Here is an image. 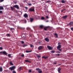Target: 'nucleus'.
Segmentation results:
<instances>
[{"label": "nucleus", "mask_w": 73, "mask_h": 73, "mask_svg": "<svg viewBox=\"0 0 73 73\" xmlns=\"http://www.w3.org/2000/svg\"><path fill=\"white\" fill-rule=\"evenodd\" d=\"M43 48H44V47H43V46H40L38 47V50H40L43 49Z\"/></svg>", "instance_id": "obj_1"}, {"label": "nucleus", "mask_w": 73, "mask_h": 73, "mask_svg": "<svg viewBox=\"0 0 73 73\" xmlns=\"http://www.w3.org/2000/svg\"><path fill=\"white\" fill-rule=\"evenodd\" d=\"M36 70H38V73H42V71L41 70V69H39V68H37L36 69Z\"/></svg>", "instance_id": "obj_2"}, {"label": "nucleus", "mask_w": 73, "mask_h": 73, "mask_svg": "<svg viewBox=\"0 0 73 73\" xmlns=\"http://www.w3.org/2000/svg\"><path fill=\"white\" fill-rule=\"evenodd\" d=\"M47 48L49 50H52L53 49V47L49 46H47Z\"/></svg>", "instance_id": "obj_3"}, {"label": "nucleus", "mask_w": 73, "mask_h": 73, "mask_svg": "<svg viewBox=\"0 0 73 73\" xmlns=\"http://www.w3.org/2000/svg\"><path fill=\"white\" fill-rule=\"evenodd\" d=\"M16 68V67L15 66H13L12 67H10V69H11V70H14Z\"/></svg>", "instance_id": "obj_4"}, {"label": "nucleus", "mask_w": 73, "mask_h": 73, "mask_svg": "<svg viewBox=\"0 0 73 73\" xmlns=\"http://www.w3.org/2000/svg\"><path fill=\"white\" fill-rule=\"evenodd\" d=\"M14 7H15V8H17V9H19V6L17 5H15L13 6Z\"/></svg>", "instance_id": "obj_5"}, {"label": "nucleus", "mask_w": 73, "mask_h": 73, "mask_svg": "<svg viewBox=\"0 0 73 73\" xmlns=\"http://www.w3.org/2000/svg\"><path fill=\"white\" fill-rule=\"evenodd\" d=\"M61 70V68H58V71L59 73H61V72L60 71Z\"/></svg>", "instance_id": "obj_6"}, {"label": "nucleus", "mask_w": 73, "mask_h": 73, "mask_svg": "<svg viewBox=\"0 0 73 73\" xmlns=\"http://www.w3.org/2000/svg\"><path fill=\"white\" fill-rule=\"evenodd\" d=\"M45 40L46 41H47V42H49V39H48V37L45 38Z\"/></svg>", "instance_id": "obj_7"}, {"label": "nucleus", "mask_w": 73, "mask_h": 73, "mask_svg": "<svg viewBox=\"0 0 73 73\" xmlns=\"http://www.w3.org/2000/svg\"><path fill=\"white\" fill-rule=\"evenodd\" d=\"M29 11H35V10L34 9H32V8H30L29 9Z\"/></svg>", "instance_id": "obj_8"}, {"label": "nucleus", "mask_w": 73, "mask_h": 73, "mask_svg": "<svg viewBox=\"0 0 73 73\" xmlns=\"http://www.w3.org/2000/svg\"><path fill=\"white\" fill-rule=\"evenodd\" d=\"M73 25V22H71L70 23L68 24V25Z\"/></svg>", "instance_id": "obj_9"}, {"label": "nucleus", "mask_w": 73, "mask_h": 73, "mask_svg": "<svg viewBox=\"0 0 73 73\" xmlns=\"http://www.w3.org/2000/svg\"><path fill=\"white\" fill-rule=\"evenodd\" d=\"M24 17H25V18H26V17H28V15L26 13H25L24 15Z\"/></svg>", "instance_id": "obj_10"}, {"label": "nucleus", "mask_w": 73, "mask_h": 73, "mask_svg": "<svg viewBox=\"0 0 73 73\" xmlns=\"http://www.w3.org/2000/svg\"><path fill=\"white\" fill-rule=\"evenodd\" d=\"M57 49H60L61 48V45H58L57 47Z\"/></svg>", "instance_id": "obj_11"}, {"label": "nucleus", "mask_w": 73, "mask_h": 73, "mask_svg": "<svg viewBox=\"0 0 73 73\" xmlns=\"http://www.w3.org/2000/svg\"><path fill=\"white\" fill-rule=\"evenodd\" d=\"M2 53L4 54L5 55H7V53L5 51L2 52Z\"/></svg>", "instance_id": "obj_12"}, {"label": "nucleus", "mask_w": 73, "mask_h": 73, "mask_svg": "<svg viewBox=\"0 0 73 73\" xmlns=\"http://www.w3.org/2000/svg\"><path fill=\"white\" fill-rule=\"evenodd\" d=\"M33 21V19L31 18L30 19V21L32 23Z\"/></svg>", "instance_id": "obj_13"}, {"label": "nucleus", "mask_w": 73, "mask_h": 73, "mask_svg": "<svg viewBox=\"0 0 73 73\" xmlns=\"http://www.w3.org/2000/svg\"><path fill=\"white\" fill-rule=\"evenodd\" d=\"M62 18L63 19H65L67 18V16H63L62 17Z\"/></svg>", "instance_id": "obj_14"}, {"label": "nucleus", "mask_w": 73, "mask_h": 73, "mask_svg": "<svg viewBox=\"0 0 73 73\" xmlns=\"http://www.w3.org/2000/svg\"><path fill=\"white\" fill-rule=\"evenodd\" d=\"M4 9V8L2 6H0V10H3Z\"/></svg>", "instance_id": "obj_15"}, {"label": "nucleus", "mask_w": 73, "mask_h": 73, "mask_svg": "<svg viewBox=\"0 0 73 73\" xmlns=\"http://www.w3.org/2000/svg\"><path fill=\"white\" fill-rule=\"evenodd\" d=\"M54 35L55 36H56V38H58V34H56V33H55L54 34Z\"/></svg>", "instance_id": "obj_16"}, {"label": "nucleus", "mask_w": 73, "mask_h": 73, "mask_svg": "<svg viewBox=\"0 0 73 73\" xmlns=\"http://www.w3.org/2000/svg\"><path fill=\"white\" fill-rule=\"evenodd\" d=\"M22 38H25V35H23L22 36Z\"/></svg>", "instance_id": "obj_17"}, {"label": "nucleus", "mask_w": 73, "mask_h": 73, "mask_svg": "<svg viewBox=\"0 0 73 73\" xmlns=\"http://www.w3.org/2000/svg\"><path fill=\"white\" fill-rule=\"evenodd\" d=\"M27 44H24L22 46L23 47H25V46H27Z\"/></svg>", "instance_id": "obj_18"}, {"label": "nucleus", "mask_w": 73, "mask_h": 73, "mask_svg": "<svg viewBox=\"0 0 73 73\" xmlns=\"http://www.w3.org/2000/svg\"><path fill=\"white\" fill-rule=\"evenodd\" d=\"M42 58H45V59H46V58H48V56L47 57L45 56H42Z\"/></svg>", "instance_id": "obj_19"}, {"label": "nucleus", "mask_w": 73, "mask_h": 73, "mask_svg": "<svg viewBox=\"0 0 73 73\" xmlns=\"http://www.w3.org/2000/svg\"><path fill=\"white\" fill-rule=\"evenodd\" d=\"M21 67H20L18 68V70H19V71H21Z\"/></svg>", "instance_id": "obj_20"}, {"label": "nucleus", "mask_w": 73, "mask_h": 73, "mask_svg": "<svg viewBox=\"0 0 73 73\" xmlns=\"http://www.w3.org/2000/svg\"><path fill=\"white\" fill-rule=\"evenodd\" d=\"M48 27H46L44 28V29L45 31H46L47 30V28H48Z\"/></svg>", "instance_id": "obj_21"}, {"label": "nucleus", "mask_w": 73, "mask_h": 73, "mask_svg": "<svg viewBox=\"0 0 73 73\" xmlns=\"http://www.w3.org/2000/svg\"><path fill=\"white\" fill-rule=\"evenodd\" d=\"M3 71V68L2 67L0 68V72H2Z\"/></svg>", "instance_id": "obj_22"}, {"label": "nucleus", "mask_w": 73, "mask_h": 73, "mask_svg": "<svg viewBox=\"0 0 73 73\" xmlns=\"http://www.w3.org/2000/svg\"><path fill=\"white\" fill-rule=\"evenodd\" d=\"M11 10H12V11H13V10H14V8L13 7H12L11 6Z\"/></svg>", "instance_id": "obj_23"}, {"label": "nucleus", "mask_w": 73, "mask_h": 73, "mask_svg": "<svg viewBox=\"0 0 73 73\" xmlns=\"http://www.w3.org/2000/svg\"><path fill=\"white\" fill-rule=\"evenodd\" d=\"M9 64H10L11 65H13V64H12V62H9Z\"/></svg>", "instance_id": "obj_24"}, {"label": "nucleus", "mask_w": 73, "mask_h": 73, "mask_svg": "<svg viewBox=\"0 0 73 73\" xmlns=\"http://www.w3.org/2000/svg\"><path fill=\"white\" fill-rule=\"evenodd\" d=\"M40 28H42L44 27V26L41 25H40Z\"/></svg>", "instance_id": "obj_25"}, {"label": "nucleus", "mask_w": 73, "mask_h": 73, "mask_svg": "<svg viewBox=\"0 0 73 73\" xmlns=\"http://www.w3.org/2000/svg\"><path fill=\"white\" fill-rule=\"evenodd\" d=\"M49 2H50V1L48 0L46 1V3H49Z\"/></svg>", "instance_id": "obj_26"}, {"label": "nucleus", "mask_w": 73, "mask_h": 73, "mask_svg": "<svg viewBox=\"0 0 73 73\" xmlns=\"http://www.w3.org/2000/svg\"><path fill=\"white\" fill-rule=\"evenodd\" d=\"M41 20H44L45 19V18L44 17H41Z\"/></svg>", "instance_id": "obj_27"}, {"label": "nucleus", "mask_w": 73, "mask_h": 73, "mask_svg": "<svg viewBox=\"0 0 73 73\" xmlns=\"http://www.w3.org/2000/svg\"><path fill=\"white\" fill-rule=\"evenodd\" d=\"M27 30H28V31H29V30H31V29H30V28H29V27H27Z\"/></svg>", "instance_id": "obj_28"}, {"label": "nucleus", "mask_w": 73, "mask_h": 73, "mask_svg": "<svg viewBox=\"0 0 73 73\" xmlns=\"http://www.w3.org/2000/svg\"><path fill=\"white\" fill-rule=\"evenodd\" d=\"M25 62H29V61L28 60H25Z\"/></svg>", "instance_id": "obj_29"}, {"label": "nucleus", "mask_w": 73, "mask_h": 73, "mask_svg": "<svg viewBox=\"0 0 73 73\" xmlns=\"http://www.w3.org/2000/svg\"><path fill=\"white\" fill-rule=\"evenodd\" d=\"M61 2L62 3H65V1H64V0L62 1Z\"/></svg>", "instance_id": "obj_30"}, {"label": "nucleus", "mask_w": 73, "mask_h": 73, "mask_svg": "<svg viewBox=\"0 0 73 73\" xmlns=\"http://www.w3.org/2000/svg\"><path fill=\"white\" fill-rule=\"evenodd\" d=\"M6 36H8L9 37V36H10V35H9V34H7V35Z\"/></svg>", "instance_id": "obj_31"}, {"label": "nucleus", "mask_w": 73, "mask_h": 73, "mask_svg": "<svg viewBox=\"0 0 73 73\" xmlns=\"http://www.w3.org/2000/svg\"><path fill=\"white\" fill-rule=\"evenodd\" d=\"M51 53H54L55 52L54 50H52V51H51Z\"/></svg>", "instance_id": "obj_32"}, {"label": "nucleus", "mask_w": 73, "mask_h": 73, "mask_svg": "<svg viewBox=\"0 0 73 73\" xmlns=\"http://www.w3.org/2000/svg\"><path fill=\"white\" fill-rule=\"evenodd\" d=\"M58 49V50H59V51H61V50H62V49H60V48L58 49Z\"/></svg>", "instance_id": "obj_33"}, {"label": "nucleus", "mask_w": 73, "mask_h": 73, "mask_svg": "<svg viewBox=\"0 0 73 73\" xmlns=\"http://www.w3.org/2000/svg\"><path fill=\"white\" fill-rule=\"evenodd\" d=\"M30 47H31V48H32V47H34V46H33V45H32V44H31Z\"/></svg>", "instance_id": "obj_34"}, {"label": "nucleus", "mask_w": 73, "mask_h": 73, "mask_svg": "<svg viewBox=\"0 0 73 73\" xmlns=\"http://www.w3.org/2000/svg\"><path fill=\"white\" fill-rule=\"evenodd\" d=\"M37 57H38V58H39L40 57V55H37Z\"/></svg>", "instance_id": "obj_35"}, {"label": "nucleus", "mask_w": 73, "mask_h": 73, "mask_svg": "<svg viewBox=\"0 0 73 73\" xmlns=\"http://www.w3.org/2000/svg\"><path fill=\"white\" fill-rule=\"evenodd\" d=\"M24 21L25 23H27V20H24Z\"/></svg>", "instance_id": "obj_36"}, {"label": "nucleus", "mask_w": 73, "mask_h": 73, "mask_svg": "<svg viewBox=\"0 0 73 73\" xmlns=\"http://www.w3.org/2000/svg\"><path fill=\"white\" fill-rule=\"evenodd\" d=\"M28 5H29L30 6H31L32 5V4H31V3H29L28 4Z\"/></svg>", "instance_id": "obj_37"}, {"label": "nucleus", "mask_w": 73, "mask_h": 73, "mask_svg": "<svg viewBox=\"0 0 73 73\" xmlns=\"http://www.w3.org/2000/svg\"><path fill=\"white\" fill-rule=\"evenodd\" d=\"M29 73H31V72H32V70H29Z\"/></svg>", "instance_id": "obj_38"}, {"label": "nucleus", "mask_w": 73, "mask_h": 73, "mask_svg": "<svg viewBox=\"0 0 73 73\" xmlns=\"http://www.w3.org/2000/svg\"><path fill=\"white\" fill-rule=\"evenodd\" d=\"M13 73H16V72L15 71H13Z\"/></svg>", "instance_id": "obj_39"}, {"label": "nucleus", "mask_w": 73, "mask_h": 73, "mask_svg": "<svg viewBox=\"0 0 73 73\" xmlns=\"http://www.w3.org/2000/svg\"><path fill=\"white\" fill-rule=\"evenodd\" d=\"M4 1V0H0V2H3Z\"/></svg>", "instance_id": "obj_40"}, {"label": "nucleus", "mask_w": 73, "mask_h": 73, "mask_svg": "<svg viewBox=\"0 0 73 73\" xmlns=\"http://www.w3.org/2000/svg\"><path fill=\"white\" fill-rule=\"evenodd\" d=\"M26 52L27 53H29V52H30V51H27H27H26Z\"/></svg>", "instance_id": "obj_41"}, {"label": "nucleus", "mask_w": 73, "mask_h": 73, "mask_svg": "<svg viewBox=\"0 0 73 73\" xmlns=\"http://www.w3.org/2000/svg\"><path fill=\"white\" fill-rule=\"evenodd\" d=\"M56 56H60V54H56Z\"/></svg>", "instance_id": "obj_42"}, {"label": "nucleus", "mask_w": 73, "mask_h": 73, "mask_svg": "<svg viewBox=\"0 0 73 73\" xmlns=\"http://www.w3.org/2000/svg\"><path fill=\"white\" fill-rule=\"evenodd\" d=\"M8 56L9 57H11V54H9L8 55Z\"/></svg>", "instance_id": "obj_43"}, {"label": "nucleus", "mask_w": 73, "mask_h": 73, "mask_svg": "<svg viewBox=\"0 0 73 73\" xmlns=\"http://www.w3.org/2000/svg\"><path fill=\"white\" fill-rule=\"evenodd\" d=\"M3 54V52H0V54Z\"/></svg>", "instance_id": "obj_44"}, {"label": "nucleus", "mask_w": 73, "mask_h": 73, "mask_svg": "<svg viewBox=\"0 0 73 73\" xmlns=\"http://www.w3.org/2000/svg\"><path fill=\"white\" fill-rule=\"evenodd\" d=\"M21 43H22V44H24V42L23 41H22Z\"/></svg>", "instance_id": "obj_45"}, {"label": "nucleus", "mask_w": 73, "mask_h": 73, "mask_svg": "<svg viewBox=\"0 0 73 73\" xmlns=\"http://www.w3.org/2000/svg\"><path fill=\"white\" fill-rule=\"evenodd\" d=\"M21 56H22V57H24V54H23L22 55H21Z\"/></svg>", "instance_id": "obj_46"}, {"label": "nucleus", "mask_w": 73, "mask_h": 73, "mask_svg": "<svg viewBox=\"0 0 73 73\" xmlns=\"http://www.w3.org/2000/svg\"><path fill=\"white\" fill-rule=\"evenodd\" d=\"M3 11H0V13H2Z\"/></svg>", "instance_id": "obj_47"}, {"label": "nucleus", "mask_w": 73, "mask_h": 73, "mask_svg": "<svg viewBox=\"0 0 73 73\" xmlns=\"http://www.w3.org/2000/svg\"><path fill=\"white\" fill-rule=\"evenodd\" d=\"M71 30L73 31V27H72L71 28Z\"/></svg>", "instance_id": "obj_48"}, {"label": "nucleus", "mask_w": 73, "mask_h": 73, "mask_svg": "<svg viewBox=\"0 0 73 73\" xmlns=\"http://www.w3.org/2000/svg\"><path fill=\"white\" fill-rule=\"evenodd\" d=\"M0 49L1 50H2L3 49V48H2V47H0Z\"/></svg>", "instance_id": "obj_49"}, {"label": "nucleus", "mask_w": 73, "mask_h": 73, "mask_svg": "<svg viewBox=\"0 0 73 73\" xmlns=\"http://www.w3.org/2000/svg\"><path fill=\"white\" fill-rule=\"evenodd\" d=\"M54 64L56 65V64H57V62H54Z\"/></svg>", "instance_id": "obj_50"}, {"label": "nucleus", "mask_w": 73, "mask_h": 73, "mask_svg": "<svg viewBox=\"0 0 73 73\" xmlns=\"http://www.w3.org/2000/svg\"><path fill=\"white\" fill-rule=\"evenodd\" d=\"M25 8L26 9H28V7H25Z\"/></svg>", "instance_id": "obj_51"}, {"label": "nucleus", "mask_w": 73, "mask_h": 73, "mask_svg": "<svg viewBox=\"0 0 73 73\" xmlns=\"http://www.w3.org/2000/svg\"><path fill=\"white\" fill-rule=\"evenodd\" d=\"M46 18L47 19H48V18H49V17H48V16H46Z\"/></svg>", "instance_id": "obj_52"}, {"label": "nucleus", "mask_w": 73, "mask_h": 73, "mask_svg": "<svg viewBox=\"0 0 73 73\" xmlns=\"http://www.w3.org/2000/svg\"><path fill=\"white\" fill-rule=\"evenodd\" d=\"M57 52L58 53H60V52L59 51H57Z\"/></svg>", "instance_id": "obj_53"}, {"label": "nucleus", "mask_w": 73, "mask_h": 73, "mask_svg": "<svg viewBox=\"0 0 73 73\" xmlns=\"http://www.w3.org/2000/svg\"><path fill=\"white\" fill-rule=\"evenodd\" d=\"M60 42H58V45H60Z\"/></svg>", "instance_id": "obj_54"}, {"label": "nucleus", "mask_w": 73, "mask_h": 73, "mask_svg": "<svg viewBox=\"0 0 73 73\" xmlns=\"http://www.w3.org/2000/svg\"><path fill=\"white\" fill-rule=\"evenodd\" d=\"M46 22H49V21H46Z\"/></svg>", "instance_id": "obj_55"}, {"label": "nucleus", "mask_w": 73, "mask_h": 73, "mask_svg": "<svg viewBox=\"0 0 73 73\" xmlns=\"http://www.w3.org/2000/svg\"><path fill=\"white\" fill-rule=\"evenodd\" d=\"M63 11H63V10H62V11H61V12H63Z\"/></svg>", "instance_id": "obj_56"}, {"label": "nucleus", "mask_w": 73, "mask_h": 73, "mask_svg": "<svg viewBox=\"0 0 73 73\" xmlns=\"http://www.w3.org/2000/svg\"><path fill=\"white\" fill-rule=\"evenodd\" d=\"M64 10H65V9H63V11H64Z\"/></svg>", "instance_id": "obj_57"}, {"label": "nucleus", "mask_w": 73, "mask_h": 73, "mask_svg": "<svg viewBox=\"0 0 73 73\" xmlns=\"http://www.w3.org/2000/svg\"><path fill=\"white\" fill-rule=\"evenodd\" d=\"M60 64H59V65H60Z\"/></svg>", "instance_id": "obj_58"}, {"label": "nucleus", "mask_w": 73, "mask_h": 73, "mask_svg": "<svg viewBox=\"0 0 73 73\" xmlns=\"http://www.w3.org/2000/svg\"><path fill=\"white\" fill-rule=\"evenodd\" d=\"M11 29H12V28H11Z\"/></svg>", "instance_id": "obj_59"}]
</instances>
